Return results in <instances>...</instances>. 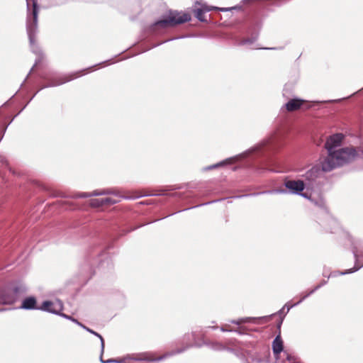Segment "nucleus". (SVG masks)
Here are the masks:
<instances>
[{
	"instance_id": "f257e3e1",
	"label": "nucleus",
	"mask_w": 363,
	"mask_h": 363,
	"mask_svg": "<svg viewBox=\"0 0 363 363\" xmlns=\"http://www.w3.org/2000/svg\"><path fill=\"white\" fill-rule=\"evenodd\" d=\"M345 138L342 133L330 135L325 143L327 155L321 161L322 169L325 172H331L351 163L357 158L363 159V147H346L337 149L341 146Z\"/></svg>"
},
{
	"instance_id": "f03ea898",
	"label": "nucleus",
	"mask_w": 363,
	"mask_h": 363,
	"mask_svg": "<svg viewBox=\"0 0 363 363\" xmlns=\"http://www.w3.org/2000/svg\"><path fill=\"white\" fill-rule=\"evenodd\" d=\"M283 135L281 133L276 132L272 134L268 138L257 144L256 146L242 153L240 157H247L251 154L263 157L261 161V167L257 171L259 173L265 170L274 171L269 167L272 163L271 156L282 145Z\"/></svg>"
},
{
	"instance_id": "7ed1b4c3",
	"label": "nucleus",
	"mask_w": 363,
	"mask_h": 363,
	"mask_svg": "<svg viewBox=\"0 0 363 363\" xmlns=\"http://www.w3.org/2000/svg\"><path fill=\"white\" fill-rule=\"evenodd\" d=\"M26 1V31L32 52L36 55H41L42 50L36 43V36L38 32V21L39 6L38 0Z\"/></svg>"
},
{
	"instance_id": "20e7f679",
	"label": "nucleus",
	"mask_w": 363,
	"mask_h": 363,
	"mask_svg": "<svg viewBox=\"0 0 363 363\" xmlns=\"http://www.w3.org/2000/svg\"><path fill=\"white\" fill-rule=\"evenodd\" d=\"M191 335H192V337H193V340H194V343L193 344H188L186 345L185 347H182V348H180V349H178L175 351H172L171 352H168V353H166L164 355H162L156 359H150V358H139V359H135L136 360H145V361H161V360H163L164 359H165L166 357H170V356H172L174 354H179V353H182L183 352H184L186 349L189 348V347H201L203 345H208L210 348H211L212 350H216V351H221V350H228V351H230L232 352L233 350L232 349H230L227 347H225L224 345H223L222 343L219 342H205L203 340V343H199L196 341V339L201 335L202 337V338L203 339V336H204V332L203 331V329L202 328H197L195 330H193L192 333H191Z\"/></svg>"
},
{
	"instance_id": "39448f33",
	"label": "nucleus",
	"mask_w": 363,
	"mask_h": 363,
	"mask_svg": "<svg viewBox=\"0 0 363 363\" xmlns=\"http://www.w3.org/2000/svg\"><path fill=\"white\" fill-rule=\"evenodd\" d=\"M191 16L188 13H182L175 10H169L162 18L150 26V30L155 33H160L163 30L175 27L188 22Z\"/></svg>"
},
{
	"instance_id": "423d86ee",
	"label": "nucleus",
	"mask_w": 363,
	"mask_h": 363,
	"mask_svg": "<svg viewBox=\"0 0 363 363\" xmlns=\"http://www.w3.org/2000/svg\"><path fill=\"white\" fill-rule=\"evenodd\" d=\"M27 291L23 283L15 281L0 289V304L11 305L20 300Z\"/></svg>"
},
{
	"instance_id": "0eeeda50",
	"label": "nucleus",
	"mask_w": 363,
	"mask_h": 363,
	"mask_svg": "<svg viewBox=\"0 0 363 363\" xmlns=\"http://www.w3.org/2000/svg\"><path fill=\"white\" fill-rule=\"evenodd\" d=\"M102 249L99 246L89 248L86 252L84 263L82 266V273L84 279H89L95 273L94 267L99 264V267H102L105 264L108 265V259H99V257L102 255Z\"/></svg>"
},
{
	"instance_id": "6e6552de",
	"label": "nucleus",
	"mask_w": 363,
	"mask_h": 363,
	"mask_svg": "<svg viewBox=\"0 0 363 363\" xmlns=\"http://www.w3.org/2000/svg\"><path fill=\"white\" fill-rule=\"evenodd\" d=\"M323 172H325L323 170L321 165L320 168L318 166L311 167L303 175L306 182L305 185L312 189L319 186L323 179Z\"/></svg>"
},
{
	"instance_id": "1a4fd4ad",
	"label": "nucleus",
	"mask_w": 363,
	"mask_h": 363,
	"mask_svg": "<svg viewBox=\"0 0 363 363\" xmlns=\"http://www.w3.org/2000/svg\"><path fill=\"white\" fill-rule=\"evenodd\" d=\"M85 70L86 69H82L79 72H76L70 74H65L62 76L55 77L51 79H49L48 84L45 85L43 87H42L41 89L47 87H52L62 85L66 82H68L74 79H76L82 76V74H84Z\"/></svg>"
},
{
	"instance_id": "9d476101",
	"label": "nucleus",
	"mask_w": 363,
	"mask_h": 363,
	"mask_svg": "<svg viewBox=\"0 0 363 363\" xmlns=\"http://www.w3.org/2000/svg\"><path fill=\"white\" fill-rule=\"evenodd\" d=\"M39 310L60 316L63 310V303L59 299H56L53 301H45L43 302L42 305L39 306Z\"/></svg>"
},
{
	"instance_id": "9b49d317",
	"label": "nucleus",
	"mask_w": 363,
	"mask_h": 363,
	"mask_svg": "<svg viewBox=\"0 0 363 363\" xmlns=\"http://www.w3.org/2000/svg\"><path fill=\"white\" fill-rule=\"evenodd\" d=\"M289 94L288 85H285L283 89V96L289 99L284 106L285 108L289 112L299 109L303 105L305 101L298 98L290 99Z\"/></svg>"
},
{
	"instance_id": "f8f14e48",
	"label": "nucleus",
	"mask_w": 363,
	"mask_h": 363,
	"mask_svg": "<svg viewBox=\"0 0 363 363\" xmlns=\"http://www.w3.org/2000/svg\"><path fill=\"white\" fill-rule=\"evenodd\" d=\"M284 186L288 189L289 193L301 195L305 198H307V195L306 194L301 193L306 186L304 182L302 180H286L284 182Z\"/></svg>"
},
{
	"instance_id": "ddd939ff",
	"label": "nucleus",
	"mask_w": 363,
	"mask_h": 363,
	"mask_svg": "<svg viewBox=\"0 0 363 363\" xmlns=\"http://www.w3.org/2000/svg\"><path fill=\"white\" fill-rule=\"evenodd\" d=\"M352 251L354 257V267L348 270L339 272L340 274H351L358 271L363 267V251H359L356 245L353 246Z\"/></svg>"
},
{
	"instance_id": "4468645a",
	"label": "nucleus",
	"mask_w": 363,
	"mask_h": 363,
	"mask_svg": "<svg viewBox=\"0 0 363 363\" xmlns=\"http://www.w3.org/2000/svg\"><path fill=\"white\" fill-rule=\"evenodd\" d=\"M120 201L119 198H101V199H94L91 200V205L93 207H99L102 206H110L115 203H117Z\"/></svg>"
},
{
	"instance_id": "2eb2a0df",
	"label": "nucleus",
	"mask_w": 363,
	"mask_h": 363,
	"mask_svg": "<svg viewBox=\"0 0 363 363\" xmlns=\"http://www.w3.org/2000/svg\"><path fill=\"white\" fill-rule=\"evenodd\" d=\"M106 194H112L116 196H118V192L115 190H95L91 193H80L77 194V197L86 198L90 196H96Z\"/></svg>"
},
{
	"instance_id": "dca6fc26",
	"label": "nucleus",
	"mask_w": 363,
	"mask_h": 363,
	"mask_svg": "<svg viewBox=\"0 0 363 363\" xmlns=\"http://www.w3.org/2000/svg\"><path fill=\"white\" fill-rule=\"evenodd\" d=\"M20 308L25 310H39V307L37 306L36 298L34 296H29L24 298Z\"/></svg>"
},
{
	"instance_id": "f3484780",
	"label": "nucleus",
	"mask_w": 363,
	"mask_h": 363,
	"mask_svg": "<svg viewBox=\"0 0 363 363\" xmlns=\"http://www.w3.org/2000/svg\"><path fill=\"white\" fill-rule=\"evenodd\" d=\"M283 341L281 336L277 335L272 342V350L274 355L277 357L283 351Z\"/></svg>"
},
{
	"instance_id": "a211bd4d",
	"label": "nucleus",
	"mask_w": 363,
	"mask_h": 363,
	"mask_svg": "<svg viewBox=\"0 0 363 363\" xmlns=\"http://www.w3.org/2000/svg\"><path fill=\"white\" fill-rule=\"evenodd\" d=\"M211 9H208V8H197L194 10V12H195V16L196 18L201 21V22H206L207 21V20L204 18V13L206 11H211Z\"/></svg>"
},
{
	"instance_id": "6ab92c4d",
	"label": "nucleus",
	"mask_w": 363,
	"mask_h": 363,
	"mask_svg": "<svg viewBox=\"0 0 363 363\" xmlns=\"http://www.w3.org/2000/svg\"><path fill=\"white\" fill-rule=\"evenodd\" d=\"M258 38V34H255L250 38H244L238 43V45H245L253 44Z\"/></svg>"
},
{
	"instance_id": "aec40b11",
	"label": "nucleus",
	"mask_w": 363,
	"mask_h": 363,
	"mask_svg": "<svg viewBox=\"0 0 363 363\" xmlns=\"http://www.w3.org/2000/svg\"><path fill=\"white\" fill-rule=\"evenodd\" d=\"M83 329H84L86 331L94 335L95 336L98 337L100 340H101V354L104 353V338L102 337V336L99 334L98 333L94 331L93 330L87 328L86 326H85L84 325H83V326H81Z\"/></svg>"
},
{
	"instance_id": "412c9836",
	"label": "nucleus",
	"mask_w": 363,
	"mask_h": 363,
	"mask_svg": "<svg viewBox=\"0 0 363 363\" xmlns=\"http://www.w3.org/2000/svg\"><path fill=\"white\" fill-rule=\"evenodd\" d=\"M232 160H233L232 158L227 159V160H223L222 162H218V163H216L215 164L208 166V167H205L204 169L205 170H211V169H213L215 168H217V167H222V166H223V165H225L226 164L230 163Z\"/></svg>"
},
{
	"instance_id": "4be33fe9",
	"label": "nucleus",
	"mask_w": 363,
	"mask_h": 363,
	"mask_svg": "<svg viewBox=\"0 0 363 363\" xmlns=\"http://www.w3.org/2000/svg\"><path fill=\"white\" fill-rule=\"evenodd\" d=\"M103 354L101 353L100 355V362L101 363H125V359H108L107 360H104L102 357Z\"/></svg>"
},
{
	"instance_id": "5701e85b",
	"label": "nucleus",
	"mask_w": 363,
	"mask_h": 363,
	"mask_svg": "<svg viewBox=\"0 0 363 363\" xmlns=\"http://www.w3.org/2000/svg\"><path fill=\"white\" fill-rule=\"evenodd\" d=\"M297 306L296 303H294V304H291H291H289V303H286V304L282 307V308H281V309L279 310V314H284H284H286V313H287L289 311V310H290L291 308H292L293 307H294V306Z\"/></svg>"
},
{
	"instance_id": "b1692460",
	"label": "nucleus",
	"mask_w": 363,
	"mask_h": 363,
	"mask_svg": "<svg viewBox=\"0 0 363 363\" xmlns=\"http://www.w3.org/2000/svg\"><path fill=\"white\" fill-rule=\"evenodd\" d=\"M60 316L63 317V318H66L67 320H71V321H72L74 323H75L76 324H77L80 327L83 326L82 323H79L77 319L74 318L73 317H72V316H70L69 315H67L65 313H62V314H60Z\"/></svg>"
},
{
	"instance_id": "393cba45",
	"label": "nucleus",
	"mask_w": 363,
	"mask_h": 363,
	"mask_svg": "<svg viewBox=\"0 0 363 363\" xmlns=\"http://www.w3.org/2000/svg\"><path fill=\"white\" fill-rule=\"evenodd\" d=\"M286 190L282 189H275L267 191L262 192L261 194H286Z\"/></svg>"
},
{
	"instance_id": "a878e982",
	"label": "nucleus",
	"mask_w": 363,
	"mask_h": 363,
	"mask_svg": "<svg viewBox=\"0 0 363 363\" xmlns=\"http://www.w3.org/2000/svg\"><path fill=\"white\" fill-rule=\"evenodd\" d=\"M286 359L290 363H300L299 361L294 356L286 354Z\"/></svg>"
},
{
	"instance_id": "bb28decb",
	"label": "nucleus",
	"mask_w": 363,
	"mask_h": 363,
	"mask_svg": "<svg viewBox=\"0 0 363 363\" xmlns=\"http://www.w3.org/2000/svg\"><path fill=\"white\" fill-rule=\"evenodd\" d=\"M242 318V323H252L256 320L255 318H251V317H246V318Z\"/></svg>"
},
{
	"instance_id": "cd10ccee",
	"label": "nucleus",
	"mask_w": 363,
	"mask_h": 363,
	"mask_svg": "<svg viewBox=\"0 0 363 363\" xmlns=\"http://www.w3.org/2000/svg\"><path fill=\"white\" fill-rule=\"evenodd\" d=\"M312 294H310V291H308V293L305 294L304 295L302 296V297L301 298V299L297 302L296 303V304L298 306V304H300L303 300H305L306 298H308L309 296H311Z\"/></svg>"
},
{
	"instance_id": "c85d7f7f",
	"label": "nucleus",
	"mask_w": 363,
	"mask_h": 363,
	"mask_svg": "<svg viewBox=\"0 0 363 363\" xmlns=\"http://www.w3.org/2000/svg\"><path fill=\"white\" fill-rule=\"evenodd\" d=\"M220 330L222 331V332H233V330L232 329H230L229 326L228 325H222L220 328Z\"/></svg>"
},
{
	"instance_id": "c756f323",
	"label": "nucleus",
	"mask_w": 363,
	"mask_h": 363,
	"mask_svg": "<svg viewBox=\"0 0 363 363\" xmlns=\"http://www.w3.org/2000/svg\"><path fill=\"white\" fill-rule=\"evenodd\" d=\"M38 55L39 58L35 60V65H33V67L31 68V69H30V72H29V73H30V72L33 71V69L34 67H35V66H36V65H37V64L39 62V61H40V58L43 56V53H42L40 55ZM29 74H28V75H29ZM28 76H27V77H26V78H25V81H26V80H27V78H28Z\"/></svg>"
},
{
	"instance_id": "7c9ffc66",
	"label": "nucleus",
	"mask_w": 363,
	"mask_h": 363,
	"mask_svg": "<svg viewBox=\"0 0 363 363\" xmlns=\"http://www.w3.org/2000/svg\"><path fill=\"white\" fill-rule=\"evenodd\" d=\"M230 323L239 325L242 323V318H239L238 320H230Z\"/></svg>"
},
{
	"instance_id": "2f4dec72",
	"label": "nucleus",
	"mask_w": 363,
	"mask_h": 363,
	"mask_svg": "<svg viewBox=\"0 0 363 363\" xmlns=\"http://www.w3.org/2000/svg\"><path fill=\"white\" fill-rule=\"evenodd\" d=\"M3 165H7V161L3 156L0 155V166Z\"/></svg>"
},
{
	"instance_id": "473e14b6",
	"label": "nucleus",
	"mask_w": 363,
	"mask_h": 363,
	"mask_svg": "<svg viewBox=\"0 0 363 363\" xmlns=\"http://www.w3.org/2000/svg\"><path fill=\"white\" fill-rule=\"evenodd\" d=\"M213 9H217V10H219L220 11H230L233 9H234L233 7V8H218V7H213Z\"/></svg>"
},
{
	"instance_id": "72a5a7b5",
	"label": "nucleus",
	"mask_w": 363,
	"mask_h": 363,
	"mask_svg": "<svg viewBox=\"0 0 363 363\" xmlns=\"http://www.w3.org/2000/svg\"><path fill=\"white\" fill-rule=\"evenodd\" d=\"M252 360L253 362H256L257 363H262L264 362V359L261 357H253Z\"/></svg>"
},
{
	"instance_id": "f704fd0d",
	"label": "nucleus",
	"mask_w": 363,
	"mask_h": 363,
	"mask_svg": "<svg viewBox=\"0 0 363 363\" xmlns=\"http://www.w3.org/2000/svg\"><path fill=\"white\" fill-rule=\"evenodd\" d=\"M320 288H321V285H319L318 284L317 286H315L313 289H312L311 291H310V294H313L315 291H316L317 290H318Z\"/></svg>"
},
{
	"instance_id": "c9c22d12",
	"label": "nucleus",
	"mask_w": 363,
	"mask_h": 363,
	"mask_svg": "<svg viewBox=\"0 0 363 363\" xmlns=\"http://www.w3.org/2000/svg\"><path fill=\"white\" fill-rule=\"evenodd\" d=\"M339 272H341L340 271L334 272L331 273L330 275H328V277H330V276L335 277V276H337V275H340L339 274Z\"/></svg>"
},
{
	"instance_id": "e433bc0d",
	"label": "nucleus",
	"mask_w": 363,
	"mask_h": 363,
	"mask_svg": "<svg viewBox=\"0 0 363 363\" xmlns=\"http://www.w3.org/2000/svg\"><path fill=\"white\" fill-rule=\"evenodd\" d=\"M330 223H331L332 225H333L336 226V227H337V226H338V223H337V222L335 220H334V219H331V220H330Z\"/></svg>"
},
{
	"instance_id": "4c0bfd02",
	"label": "nucleus",
	"mask_w": 363,
	"mask_h": 363,
	"mask_svg": "<svg viewBox=\"0 0 363 363\" xmlns=\"http://www.w3.org/2000/svg\"><path fill=\"white\" fill-rule=\"evenodd\" d=\"M327 282L328 281L326 280H322L320 281V283L319 284V285H321V287H322L323 286L327 284Z\"/></svg>"
},
{
	"instance_id": "58836bf2",
	"label": "nucleus",
	"mask_w": 363,
	"mask_h": 363,
	"mask_svg": "<svg viewBox=\"0 0 363 363\" xmlns=\"http://www.w3.org/2000/svg\"><path fill=\"white\" fill-rule=\"evenodd\" d=\"M233 332H235V333H238V334H242V333L241 332V330H239V329L233 330Z\"/></svg>"
},
{
	"instance_id": "ea45409f",
	"label": "nucleus",
	"mask_w": 363,
	"mask_h": 363,
	"mask_svg": "<svg viewBox=\"0 0 363 363\" xmlns=\"http://www.w3.org/2000/svg\"><path fill=\"white\" fill-rule=\"evenodd\" d=\"M141 196H143L142 195H138V196H136L135 197H127L126 199H135V198H140Z\"/></svg>"
},
{
	"instance_id": "a19ab883",
	"label": "nucleus",
	"mask_w": 363,
	"mask_h": 363,
	"mask_svg": "<svg viewBox=\"0 0 363 363\" xmlns=\"http://www.w3.org/2000/svg\"><path fill=\"white\" fill-rule=\"evenodd\" d=\"M263 49H264V50H277L278 48H264Z\"/></svg>"
},
{
	"instance_id": "79ce46f5",
	"label": "nucleus",
	"mask_w": 363,
	"mask_h": 363,
	"mask_svg": "<svg viewBox=\"0 0 363 363\" xmlns=\"http://www.w3.org/2000/svg\"><path fill=\"white\" fill-rule=\"evenodd\" d=\"M189 334L184 335V340L189 339Z\"/></svg>"
},
{
	"instance_id": "37998d69",
	"label": "nucleus",
	"mask_w": 363,
	"mask_h": 363,
	"mask_svg": "<svg viewBox=\"0 0 363 363\" xmlns=\"http://www.w3.org/2000/svg\"><path fill=\"white\" fill-rule=\"evenodd\" d=\"M216 201H212L211 202H208V203H214ZM206 204H208V203H203V204H201V205H199L198 206H203V205H206Z\"/></svg>"
},
{
	"instance_id": "c03bdc74",
	"label": "nucleus",
	"mask_w": 363,
	"mask_h": 363,
	"mask_svg": "<svg viewBox=\"0 0 363 363\" xmlns=\"http://www.w3.org/2000/svg\"><path fill=\"white\" fill-rule=\"evenodd\" d=\"M172 39H169L167 40H165L164 42L171 41Z\"/></svg>"
},
{
	"instance_id": "a18cd8bd",
	"label": "nucleus",
	"mask_w": 363,
	"mask_h": 363,
	"mask_svg": "<svg viewBox=\"0 0 363 363\" xmlns=\"http://www.w3.org/2000/svg\"><path fill=\"white\" fill-rule=\"evenodd\" d=\"M37 93H38V91H37L35 94H33V96L32 97V99H33L34 96H35V94H36Z\"/></svg>"
}]
</instances>
